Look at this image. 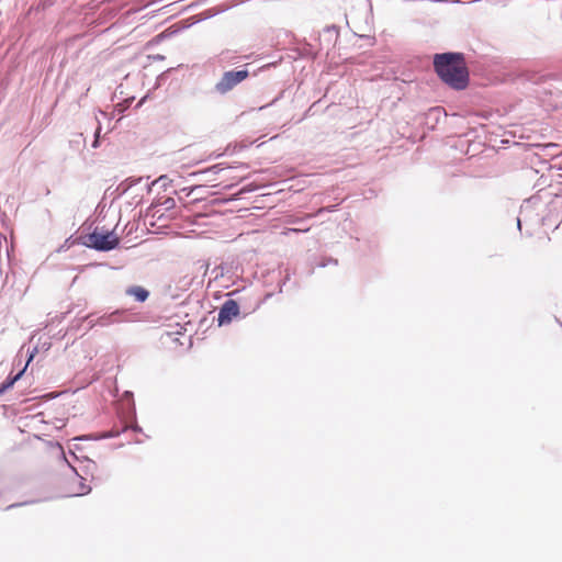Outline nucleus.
I'll return each mask as SVG.
<instances>
[{
	"instance_id": "423d86ee",
	"label": "nucleus",
	"mask_w": 562,
	"mask_h": 562,
	"mask_svg": "<svg viewBox=\"0 0 562 562\" xmlns=\"http://www.w3.org/2000/svg\"><path fill=\"white\" fill-rule=\"evenodd\" d=\"M22 374H23V371L19 372L15 376L10 379L9 381L4 382L1 385L0 393L3 392L4 390L11 387L21 378Z\"/></svg>"
},
{
	"instance_id": "6e6552de",
	"label": "nucleus",
	"mask_w": 562,
	"mask_h": 562,
	"mask_svg": "<svg viewBox=\"0 0 562 562\" xmlns=\"http://www.w3.org/2000/svg\"><path fill=\"white\" fill-rule=\"evenodd\" d=\"M307 231H308V228H306V229L288 228L283 234H288L290 232L297 233V232H307Z\"/></svg>"
},
{
	"instance_id": "0eeeda50",
	"label": "nucleus",
	"mask_w": 562,
	"mask_h": 562,
	"mask_svg": "<svg viewBox=\"0 0 562 562\" xmlns=\"http://www.w3.org/2000/svg\"><path fill=\"white\" fill-rule=\"evenodd\" d=\"M100 130H101V128H100V127H98V130H97V132H95V139H94V142H93V144H92V146H93L94 148H97V147H98V145H99V134H100Z\"/></svg>"
},
{
	"instance_id": "7ed1b4c3",
	"label": "nucleus",
	"mask_w": 562,
	"mask_h": 562,
	"mask_svg": "<svg viewBox=\"0 0 562 562\" xmlns=\"http://www.w3.org/2000/svg\"><path fill=\"white\" fill-rule=\"evenodd\" d=\"M248 75L249 74L247 70L226 71L223 74L220 81L215 85V90L221 94H225L238 83L244 81Z\"/></svg>"
},
{
	"instance_id": "20e7f679",
	"label": "nucleus",
	"mask_w": 562,
	"mask_h": 562,
	"mask_svg": "<svg viewBox=\"0 0 562 562\" xmlns=\"http://www.w3.org/2000/svg\"><path fill=\"white\" fill-rule=\"evenodd\" d=\"M239 306L236 301L227 300L218 312L220 325L229 323L234 317L238 316Z\"/></svg>"
},
{
	"instance_id": "f257e3e1",
	"label": "nucleus",
	"mask_w": 562,
	"mask_h": 562,
	"mask_svg": "<svg viewBox=\"0 0 562 562\" xmlns=\"http://www.w3.org/2000/svg\"><path fill=\"white\" fill-rule=\"evenodd\" d=\"M438 77L449 87L463 90L469 85V70L462 53H442L434 56Z\"/></svg>"
},
{
	"instance_id": "f03ea898",
	"label": "nucleus",
	"mask_w": 562,
	"mask_h": 562,
	"mask_svg": "<svg viewBox=\"0 0 562 562\" xmlns=\"http://www.w3.org/2000/svg\"><path fill=\"white\" fill-rule=\"evenodd\" d=\"M119 237L114 232L95 228L87 237V245L97 250L108 251L119 245Z\"/></svg>"
},
{
	"instance_id": "39448f33",
	"label": "nucleus",
	"mask_w": 562,
	"mask_h": 562,
	"mask_svg": "<svg viewBox=\"0 0 562 562\" xmlns=\"http://www.w3.org/2000/svg\"><path fill=\"white\" fill-rule=\"evenodd\" d=\"M126 294L133 296L138 302H144L147 300L149 292L143 286H131L126 290Z\"/></svg>"
}]
</instances>
